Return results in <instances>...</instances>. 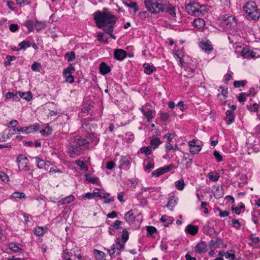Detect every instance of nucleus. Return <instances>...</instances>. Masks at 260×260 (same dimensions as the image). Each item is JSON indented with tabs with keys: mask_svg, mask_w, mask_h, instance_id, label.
Listing matches in <instances>:
<instances>
[{
	"mask_svg": "<svg viewBox=\"0 0 260 260\" xmlns=\"http://www.w3.org/2000/svg\"><path fill=\"white\" fill-rule=\"evenodd\" d=\"M93 16L98 28L103 29L107 34L113 31V25L117 20L116 17L110 12H101L99 10L94 13Z\"/></svg>",
	"mask_w": 260,
	"mask_h": 260,
	"instance_id": "obj_1",
	"label": "nucleus"
},
{
	"mask_svg": "<svg viewBox=\"0 0 260 260\" xmlns=\"http://www.w3.org/2000/svg\"><path fill=\"white\" fill-rule=\"evenodd\" d=\"M88 144L86 139L79 136L71 138L68 147V154L71 157L75 158L81 153L82 147L87 146Z\"/></svg>",
	"mask_w": 260,
	"mask_h": 260,
	"instance_id": "obj_2",
	"label": "nucleus"
},
{
	"mask_svg": "<svg viewBox=\"0 0 260 260\" xmlns=\"http://www.w3.org/2000/svg\"><path fill=\"white\" fill-rule=\"evenodd\" d=\"M243 9L248 19L256 20L260 17V13L254 2H247L243 7Z\"/></svg>",
	"mask_w": 260,
	"mask_h": 260,
	"instance_id": "obj_3",
	"label": "nucleus"
},
{
	"mask_svg": "<svg viewBox=\"0 0 260 260\" xmlns=\"http://www.w3.org/2000/svg\"><path fill=\"white\" fill-rule=\"evenodd\" d=\"M160 0H145L144 4L148 10L152 13H158L165 10L164 6Z\"/></svg>",
	"mask_w": 260,
	"mask_h": 260,
	"instance_id": "obj_4",
	"label": "nucleus"
},
{
	"mask_svg": "<svg viewBox=\"0 0 260 260\" xmlns=\"http://www.w3.org/2000/svg\"><path fill=\"white\" fill-rule=\"evenodd\" d=\"M185 7L186 12L194 16H199L202 14V11L200 9L202 7L199 3L194 1H187L185 2Z\"/></svg>",
	"mask_w": 260,
	"mask_h": 260,
	"instance_id": "obj_5",
	"label": "nucleus"
},
{
	"mask_svg": "<svg viewBox=\"0 0 260 260\" xmlns=\"http://www.w3.org/2000/svg\"><path fill=\"white\" fill-rule=\"evenodd\" d=\"M124 248V244L121 243L119 239H117L115 244H113L111 249L108 250V253L111 257H115L120 254V251Z\"/></svg>",
	"mask_w": 260,
	"mask_h": 260,
	"instance_id": "obj_6",
	"label": "nucleus"
},
{
	"mask_svg": "<svg viewBox=\"0 0 260 260\" xmlns=\"http://www.w3.org/2000/svg\"><path fill=\"white\" fill-rule=\"evenodd\" d=\"M17 162L18 164L19 169L20 170L28 171L30 170L27 158L24 155H19L17 158Z\"/></svg>",
	"mask_w": 260,
	"mask_h": 260,
	"instance_id": "obj_7",
	"label": "nucleus"
},
{
	"mask_svg": "<svg viewBox=\"0 0 260 260\" xmlns=\"http://www.w3.org/2000/svg\"><path fill=\"white\" fill-rule=\"evenodd\" d=\"M140 110L146 118L147 122H151L154 117L155 114V110L149 109L147 105L143 106Z\"/></svg>",
	"mask_w": 260,
	"mask_h": 260,
	"instance_id": "obj_8",
	"label": "nucleus"
},
{
	"mask_svg": "<svg viewBox=\"0 0 260 260\" xmlns=\"http://www.w3.org/2000/svg\"><path fill=\"white\" fill-rule=\"evenodd\" d=\"M188 146L190 149V152L192 154H197L201 151L202 147L200 145L196 144V141L192 140L188 142Z\"/></svg>",
	"mask_w": 260,
	"mask_h": 260,
	"instance_id": "obj_9",
	"label": "nucleus"
},
{
	"mask_svg": "<svg viewBox=\"0 0 260 260\" xmlns=\"http://www.w3.org/2000/svg\"><path fill=\"white\" fill-rule=\"evenodd\" d=\"M207 250V245L204 241H201L198 243L195 247V252L198 253H204Z\"/></svg>",
	"mask_w": 260,
	"mask_h": 260,
	"instance_id": "obj_10",
	"label": "nucleus"
},
{
	"mask_svg": "<svg viewBox=\"0 0 260 260\" xmlns=\"http://www.w3.org/2000/svg\"><path fill=\"white\" fill-rule=\"evenodd\" d=\"M127 55L126 51L122 49H116L114 52V57L118 60H123Z\"/></svg>",
	"mask_w": 260,
	"mask_h": 260,
	"instance_id": "obj_11",
	"label": "nucleus"
},
{
	"mask_svg": "<svg viewBox=\"0 0 260 260\" xmlns=\"http://www.w3.org/2000/svg\"><path fill=\"white\" fill-rule=\"evenodd\" d=\"M99 70L102 75H106L111 71V68L105 62H101L99 65Z\"/></svg>",
	"mask_w": 260,
	"mask_h": 260,
	"instance_id": "obj_12",
	"label": "nucleus"
},
{
	"mask_svg": "<svg viewBox=\"0 0 260 260\" xmlns=\"http://www.w3.org/2000/svg\"><path fill=\"white\" fill-rule=\"evenodd\" d=\"M185 231L191 235H195L198 233L199 228L197 225L189 224L185 228Z\"/></svg>",
	"mask_w": 260,
	"mask_h": 260,
	"instance_id": "obj_13",
	"label": "nucleus"
},
{
	"mask_svg": "<svg viewBox=\"0 0 260 260\" xmlns=\"http://www.w3.org/2000/svg\"><path fill=\"white\" fill-rule=\"evenodd\" d=\"M242 55L245 58H251L255 56V53L248 48H243L242 51Z\"/></svg>",
	"mask_w": 260,
	"mask_h": 260,
	"instance_id": "obj_14",
	"label": "nucleus"
},
{
	"mask_svg": "<svg viewBox=\"0 0 260 260\" xmlns=\"http://www.w3.org/2000/svg\"><path fill=\"white\" fill-rule=\"evenodd\" d=\"M222 23L223 25H229L230 27H235L236 25L235 18L232 16H229L227 18L222 20Z\"/></svg>",
	"mask_w": 260,
	"mask_h": 260,
	"instance_id": "obj_15",
	"label": "nucleus"
},
{
	"mask_svg": "<svg viewBox=\"0 0 260 260\" xmlns=\"http://www.w3.org/2000/svg\"><path fill=\"white\" fill-rule=\"evenodd\" d=\"M35 159H36V162L37 163V167L39 169H45L46 170L47 169L46 168V166H49V164H50L49 161H45L44 160H43L42 159H40L38 157H36Z\"/></svg>",
	"mask_w": 260,
	"mask_h": 260,
	"instance_id": "obj_16",
	"label": "nucleus"
},
{
	"mask_svg": "<svg viewBox=\"0 0 260 260\" xmlns=\"http://www.w3.org/2000/svg\"><path fill=\"white\" fill-rule=\"evenodd\" d=\"M200 46L203 50L207 52L212 51L213 49L211 43L208 42H201Z\"/></svg>",
	"mask_w": 260,
	"mask_h": 260,
	"instance_id": "obj_17",
	"label": "nucleus"
},
{
	"mask_svg": "<svg viewBox=\"0 0 260 260\" xmlns=\"http://www.w3.org/2000/svg\"><path fill=\"white\" fill-rule=\"evenodd\" d=\"M166 12L171 15L173 17H175L176 16V7L173 6L172 4L169 3L166 5V8H165Z\"/></svg>",
	"mask_w": 260,
	"mask_h": 260,
	"instance_id": "obj_18",
	"label": "nucleus"
},
{
	"mask_svg": "<svg viewBox=\"0 0 260 260\" xmlns=\"http://www.w3.org/2000/svg\"><path fill=\"white\" fill-rule=\"evenodd\" d=\"M84 176L85 177L86 180L89 182H91L94 184H99L100 182L99 179L98 177H94L91 174H86L84 175Z\"/></svg>",
	"mask_w": 260,
	"mask_h": 260,
	"instance_id": "obj_19",
	"label": "nucleus"
},
{
	"mask_svg": "<svg viewBox=\"0 0 260 260\" xmlns=\"http://www.w3.org/2000/svg\"><path fill=\"white\" fill-rule=\"evenodd\" d=\"M131 158L128 155L122 156L120 160L121 166L128 167L131 165Z\"/></svg>",
	"mask_w": 260,
	"mask_h": 260,
	"instance_id": "obj_20",
	"label": "nucleus"
},
{
	"mask_svg": "<svg viewBox=\"0 0 260 260\" xmlns=\"http://www.w3.org/2000/svg\"><path fill=\"white\" fill-rule=\"evenodd\" d=\"M193 24L194 27L199 29H201L205 26V22L202 18H197L194 20Z\"/></svg>",
	"mask_w": 260,
	"mask_h": 260,
	"instance_id": "obj_21",
	"label": "nucleus"
},
{
	"mask_svg": "<svg viewBox=\"0 0 260 260\" xmlns=\"http://www.w3.org/2000/svg\"><path fill=\"white\" fill-rule=\"evenodd\" d=\"M19 94L21 98L26 100L27 101H31L32 98V95L30 91H28L27 92L19 91Z\"/></svg>",
	"mask_w": 260,
	"mask_h": 260,
	"instance_id": "obj_22",
	"label": "nucleus"
},
{
	"mask_svg": "<svg viewBox=\"0 0 260 260\" xmlns=\"http://www.w3.org/2000/svg\"><path fill=\"white\" fill-rule=\"evenodd\" d=\"M144 162L147 163V165L144 167V169L145 171H148V172H150L154 168V163L151 162V160L149 157L145 159L144 160Z\"/></svg>",
	"mask_w": 260,
	"mask_h": 260,
	"instance_id": "obj_23",
	"label": "nucleus"
},
{
	"mask_svg": "<svg viewBox=\"0 0 260 260\" xmlns=\"http://www.w3.org/2000/svg\"><path fill=\"white\" fill-rule=\"evenodd\" d=\"M93 253L97 260H106L104 252L97 249H94L93 250Z\"/></svg>",
	"mask_w": 260,
	"mask_h": 260,
	"instance_id": "obj_24",
	"label": "nucleus"
},
{
	"mask_svg": "<svg viewBox=\"0 0 260 260\" xmlns=\"http://www.w3.org/2000/svg\"><path fill=\"white\" fill-rule=\"evenodd\" d=\"M144 73L147 75H150L153 71L156 70V68L149 65L148 63L144 64Z\"/></svg>",
	"mask_w": 260,
	"mask_h": 260,
	"instance_id": "obj_25",
	"label": "nucleus"
},
{
	"mask_svg": "<svg viewBox=\"0 0 260 260\" xmlns=\"http://www.w3.org/2000/svg\"><path fill=\"white\" fill-rule=\"evenodd\" d=\"M177 199L174 198V197H172V198H170L168 202V204L167 205V207L169 208L170 210L172 211L174 207L177 204Z\"/></svg>",
	"mask_w": 260,
	"mask_h": 260,
	"instance_id": "obj_26",
	"label": "nucleus"
},
{
	"mask_svg": "<svg viewBox=\"0 0 260 260\" xmlns=\"http://www.w3.org/2000/svg\"><path fill=\"white\" fill-rule=\"evenodd\" d=\"M124 219L129 223L134 221L135 217L134 215L132 210L129 211L125 214Z\"/></svg>",
	"mask_w": 260,
	"mask_h": 260,
	"instance_id": "obj_27",
	"label": "nucleus"
},
{
	"mask_svg": "<svg viewBox=\"0 0 260 260\" xmlns=\"http://www.w3.org/2000/svg\"><path fill=\"white\" fill-rule=\"evenodd\" d=\"M161 143V141L158 138L154 137L151 139L150 145L154 149L156 148Z\"/></svg>",
	"mask_w": 260,
	"mask_h": 260,
	"instance_id": "obj_28",
	"label": "nucleus"
},
{
	"mask_svg": "<svg viewBox=\"0 0 260 260\" xmlns=\"http://www.w3.org/2000/svg\"><path fill=\"white\" fill-rule=\"evenodd\" d=\"M24 26L27 27L29 32L33 31L35 27V22L32 20H26L23 24Z\"/></svg>",
	"mask_w": 260,
	"mask_h": 260,
	"instance_id": "obj_29",
	"label": "nucleus"
},
{
	"mask_svg": "<svg viewBox=\"0 0 260 260\" xmlns=\"http://www.w3.org/2000/svg\"><path fill=\"white\" fill-rule=\"evenodd\" d=\"M225 114L227 118L228 119L227 121V124H230L233 123L234 121L233 112L231 110H227L225 112Z\"/></svg>",
	"mask_w": 260,
	"mask_h": 260,
	"instance_id": "obj_30",
	"label": "nucleus"
},
{
	"mask_svg": "<svg viewBox=\"0 0 260 260\" xmlns=\"http://www.w3.org/2000/svg\"><path fill=\"white\" fill-rule=\"evenodd\" d=\"M124 5L129 8L133 9L135 13L137 12L139 10L138 6L136 2L131 1H129V3L125 2Z\"/></svg>",
	"mask_w": 260,
	"mask_h": 260,
	"instance_id": "obj_31",
	"label": "nucleus"
},
{
	"mask_svg": "<svg viewBox=\"0 0 260 260\" xmlns=\"http://www.w3.org/2000/svg\"><path fill=\"white\" fill-rule=\"evenodd\" d=\"M11 198L13 199H25L26 196L24 193L19 191L14 192L11 196Z\"/></svg>",
	"mask_w": 260,
	"mask_h": 260,
	"instance_id": "obj_32",
	"label": "nucleus"
},
{
	"mask_svg": "<svg viewBox=\"0 0 260 260\" xmlns=\"http://www.w3.org/2000/svg\"><path fill=\"white\" fill-rule=\"evenodd\" d=\"M75 197L73 195H70L68 197L63 198L59 201L61 204H69L74 201Z\"/></svg>",
	"mask_w": 260,
	"mask_h": 260,
	"instance_id": "obj_33",
	"label": "nucleus"
},
{
	"mask_svg": "<svg viewBox=\"0 0 260 260\" xmlns=\"http://www.w3.org/2000/svg\"><path fill=\"white\" fill-rule=\"evenodd\" d=\"M160 220L162 222H166L167 223L165 226H167L169 224H171L173 222L174 219L172 217L164 215L161 217Z\"/></svg>",
	"mask_w": 260,
	"mask_h": 260,
	"instance_id": "obj_34",
	"label": "nucleus"
},
{
	"mask_svg": "<svg viewBox=\"0 0 260 260\" xmlns=\"http://www.w3.org/2000/svg\"><path fill=\"white\" fill-rule=\"evenodd\" d=\"M40 125L38 124H34L29 126L25 127L26 133L28 134L32 133L34 131H38Z\"/></svg>",
	"mask_w": 260,
	"mask_h": 260,
	"instance_id": "obj_35",
	"label": "nucleus"
},
{
	"mask_svg": "<svg viewBox=\"0 0 260 260\" xmlns=\"http://www.w3.org/2000/svg\"><path fill=\"white\" fill-rule=\"evenodd\" d=\"M207 177L210 180L215 182L218 180L219 178V173H216L214 175L213 172H210L208 174Z\"/></svg>",
	"mask_w": 260,
	"mask_h": 260,
	"instance_id": "obj_36",
	"label": "nucleus"
},
{
	"mask_svg": "<svg viewBox=\"0 0 260 260\" xmlns=\"http://www.w3.org/2000/svg\"><path fill=\"white\" fill-rule=\"evenodd\" d=\"M75 72V69L73 67L72 64H70V66L66 68L63 72V75H71Z\"/></svg>",
	"mask_w": 260,
	"mask_h": 260,
	"instance_id": "obj_37",
	"label": "nucleus"
},
{
	"mask_svg": "<svg viewBox=\"0 0 260 260\" xmlns=\"http://www.w3.org/2000/svg\"><path fill=\"white\" fill-rule=\"evenodd\" d=\"M175 185H176V188L178 190H183L184 189V186H185L184 180L183 179H180V180L177 181L175 182Z\"/></svg>",
	"mask_w": 260,
	"mask_h": 260,
	"instance_id": "obj_38",
	"label": "nucleus"
},
{
	"mask_svg": "<svg viewBox=\"0 0 260 260\" xmlns=\"http://www.w3.org/2000/svg\"><path fill=\"white\" fill-rule=\"evenodd\" d=\"M223 195V191L221 187L220 188L218 187L214 193V198L218 199L221 198Z\"/></svg>",
	"mask_w": 260,
	"mask_h": 260,
	"instance_id": "obj_39",
	"label": "nucleus"
},
{
	"mask_svg": "<svg viewBox=\"0 0 260 260\" xmlns=\"http://www.w3.org/2000/svg\"><path fill=\"white\" fill-rule=\"evenodd\" d=\"M183 160L186 161V167H188L189 165H191L192 161V158H190L188 153L185 154L183 157Z\"/></svg>",
	"mask_w": 260,
	"mask_h": 260,
	"instance_id": "obj_40",
	"label": "nucleus"
},
{
	"mask_svg": "<svg viewBox=\"0 0 260 260\" xmlns=\"http://www.w3.org/2000/svg\"><path fill=\"white\" fill-rule=\"evenodd\" d=\"M42 68L41 63L37 62H35L32 63L31 67V69L33 71L40 72Z\"/></svg>",
	"mask_w": 260,
	"mask_h": 260,
	"instance_id": "obj_41",
	"label": "nucleus"
},
{
	"mask_svg": "<svg viewBox=\"0 0 260 260\" xmlns=\"http://www.w3.org/2000/svg\"><path fill=\"white\" fill-rule=\"evenodd\" d=\"M128 238H129V233H128V231L126 229L123 230L122 231L121 239H122V241L124 244L127 241V240L128 239Z\"/></svg>",
	"mask_w": 260,
	"mask_h": 260,
	"instance_id": "obj_42",
	"label": "nucleus"
},
{
	"mask_svg": "<svg viewBox=\"0 0 260 260\" xmlns=\"http://www.w3.org/2000/svg\"><path fill=\"white\" fill-rule=\"evenodd\" d=\"M140 152L142 153H144L146 156L149 155L152 153V151L150 147L145 146L140 149Z\"/></svg>",
	"mask_w": 260,
	"mask_h": 260,
	"instance_id": "obj_43",
	"label": "nucleus"
},
{
	"mask_svg": "<svg viewBox=\"0 0 260 260\" xmlns=\"http://www.w3.org/2000/svg\"><path fill=\"white\" fill-rule=\"evenodd\" d=\"M44 27L45 24L43 22H39L38 21L36 20L34 29H36L37 31H39Z\"/></svg>",
	"mask_w": 260,
	"mask_h": 260,
	"instance_id": "obj_44",
	"label": "nucleus"
},
{
	"mask_svg": "<svg viewBox=\"0 0 260 260\" xmlns=\"http://www.w3.org/2000/svg\"><path fill=\"white\" fill-rule=\"evenodd\" d=\"M65 57L67 58L68 61H72L75 59V53L71 51L70 53H67Z\"/></svg>",
	"mask_w": 260,
	"mask_h": 260,
	"instance_id": "obj_45",
	"label": "nucleus"
},
{
	"mask_svg": "<svg viewBox=\"0 0 260 260\" xmlns=\"http://www.w3.org/2000/svg\"><path fill=\"white\" fill-rule=\"evenodd\" d=\"M159 115L160 119L163 121H167L170 117V114L167 112H161Z\"/></svg>",
	"mask_w": 260,
	"mask_h": 260,
	"instance_id": "obj_46",
	"label": "nucleus"
},
{
	"mask_svg": "<svg viewBox=\"0 0 260 260\" xmlns=\"http://www.w3.org/2000/svg\"><path fill=\"white\" fill-rule=\"evenodd\" d=\"M10 249L15 252H19L21 250V248L15 243H11Z\"/></svg>",
	"mask_w": 260,
	"mask_h": 260,
	"instance_id": "obj_47",
	"label": "nucleus"
},
{
	"mask_svg": "<svg viewBox=\"0 0 260 260\" xmlns=\"http://www.w3.org/2000/svg\"><path fill=\"white\" fill-rule=\"evenodd\" d=\"M213 155L216 158L217 162H221L222 161L223 157L222 155L219 153V151L215 150L213 152Z\"/></svg>",
	"mask_w": 260,
	"mask_h": 260,
	"instance_id": "obj_48",
	"label": "nucleus"
},
{
	"mask_svg": "<svg viewBox=\"0 0 260 260\" xmlns=\"http://www.w3.org/2000/svg\"><path fill=\"white\" fill-rule=\"evenodd\" d=\"M76 164L82 170L88 171V168L83 161L77 160Z\"/></svg>",
	"mask_w": 260,
	"mask_h": 260,
	"instance_id": "obj_49",
	"label": "nucleus"
},
{
	"mask_svg": "<svg viewBox=\"0 0 260 260\" xmlns=\"http://www.w3.org/2000/svg\"><path fill=\"white\" fill-rule=\"evenodd\" d=\"M35 234L37 236H40L44 234V230L43 228L38 226L35 229Z\"/></svg>",
	"mask_w": 260,
	"mask_h": 260,
	"instance_id": "obj_50",
	"label": "nucleus"
},
{
	"mask_svg": "<svg viewBox=\"0 0 260 260\" xmlns=\"http://www.w3.org/2000/svg\"><path fill=\"white\" fill-rule=\"evenodd\" d=\"M246 83V81L242 80V81H234L233 84L234 86L238 88L240 86H244Z\"/></svg>",
	"mask_w": 260,
	"mask_h": 260,
	"instance_id": "obj_51",
	"label": "nucleus"
},
{
	"mask_svg": "<svg viewBox=\"0 0 260 260\" xmlns=\"http://www.w3.org/2000/svg\"><path fill=\"white\" fill-rule=\"evenodd\" d=\"M19 46L20 47V49H25L27 47H30V45L28 41H24L19 43Z\"/></svg>",
	"mask_w": 260,
	"mask_h": 260,
	"instance_id": "obj_52",
	"label": "nucleus"
},
{
	"mask_svg": "<svg viewBox=\"0 0 260 260\" xmlns=\"http://www.w3.org/2000/svg\"><path fill=\"white\" fill-rule=\"evenodd\" d=\"M19 28V26L17 24H11L9 26V29L11 32H14Z\"/></svg>",
	"mask_w": 260,
	"mask_h": 260,
	"instance_id": "obj_53",
	"label": "nucleus"
},
{
	"mask_svg": "<svg viewBox=\"0 0 260 260\" xmlns=\"http://www.w3.org/2000/svg\"><path fill=\"white\" fill-rule=\"evenodd\" d=\"M147 231L149 235H152L154 233H156V229L155 228L152 226H148L147 227Z\"/></svg>",
	"mask_w": 260,
	"mask_h": 260,
	"instance_id": "obj_54",
	"label": "nucleus"
},
{
	"mask_svg": "<svg viewBox=\"0 0 260 260\" xmlns=\"http://www.w3.org/2000/svg\"><path fill=\"white\" fill-rule=\"evenodd\" d=\"M232 222L233 226L234 227L236 228L237 229L240 228V227L241 226V223H240V222L238 220L236 219H233L232 220Z\"/></svg>",
	"mask_w": 260,
	"mask_h": 260,
	"instance_id": "obj_55",
	"label": "nucleus"
},
{
	"mask_svg": "<svg viewBox=\"0 0 260 260\" xmlns=\"http://www.w3.org/2000/svg\"><path fill=\"white\" fill-rule=\"evenodd\" d=\"M172 168V165H168L164 166V167L160 168L162 174H164L169 171Z\"/></svg>",
	"mask_w": 260,
	"mask_h": 260,
	"instance_id": "obj_56",
	"label": "nucleus"
},
{
	"mask_svg": "<svg viewBox=\"0 0 260 260\" xmlns=\"http://www.w3.org/2000/svg\"><path fill=\"white\" fill-rule=\"evenodd\" d=\"M258 105L256 103H254L253 104V108H252L251 107L247 106V109L249 111H253V112H257V113H258V111H259V110H258Z\"/></svg>",
	"mask_w": 260,
	"mask_h": 260,
	"instance_id": "obj_57",
	"label": "nucleus"
},
{
	"mask_svg": "<svg viewBox=\"0 0 260 260\" xmlns=\"http://www.w3.org/2000/svg\"><path fill=\"white\" fill-rule=\"evenodd\" d=\"M162 174H163L161 172V170H160V168H159V169L155 170L154 171H153L151 175H152V176H154L156 177H159L160 175H161Z\"/></svg>",
	"mask_w": 260,
	"mask_h": 260,
	"instance_id": "obj_58",
	"label": "nucleus"
},
{
	"mask_svg": "<svg viewBox=\"0 0 260 260\" xmlns=\"http://www.w3.org/2000/svg\"><path fill=\"white\" fill-rule=\"evenodd\" d=\"M66 76V81L70 83H72L74 81V78L72 75H64Z\"/></svg>",
	"mask_w": 260,
	"mask_h": 260,
	"instance_id": "obj_59",
	"label": "nucleus"
},
{
	"mask_svg": "<svg viewBox=\"0 0 260 260\" xmlns=\"http://www.w3.org/2000/svg\"><path fill=\"white\" fill-rule=\"evenodd\" d=\"M238 101L240 102H244L246 101V93H241L238 98Z\"/></svg>",
	"mask_w": 260,
	"mask_h": 260,
	"instance_id": "obj_60",
	"label": "nucleus"
},
{
	"mask_svg": "<svg viewBox=\"0 0 260 260\" xmlns=\"http://www.w3.org/2000/svg\"><path fill=\"white\" fill-rule=\"evenodd\" d=\"M115 166V164L113 161H108L106 164V168L108 170H112L114 168Z\"/></svg>",
	"mask_w": 260,
	"mask_h": 260,
	"instance_id": "obj_61",
	"label": "nucleus"
},
{
	"mask_svg": "<svg viewBox=\"0 0 260 260\" xmlns=\"http://www.w3.org/2000/svg\"><path fill=\"white\" fill-rule=\"evenodd\" d=\"M93 197H99L100 198L101 196V192H100V189L99 188H95L93 190V191L92 192Z\"/></svg>",
	"mask_w": 260,
	"mask_h": 260,
	"instance_id": "obj_62",
	"label": "nucleus"
},
{
	"mask_svg": "<svg viewBox=\"0 0 260 260\" xmlns=\"http://www.w3.org/2000/svg\"><path fill=\"white\" fill-rule=\"evenodd\" d=\"M224 256L226 258H230L231 259L234 260L235 258V254L233 253H231L229 252H226L224 253Z\"/></svg>",
	"mask_w": 260,
	"mask_h": 260,
	"instance_id": "obj_63",
	"label": "nucleus"
},
{
	"mask_svg": "<svg viewBox=\"0 0 260 260\" xmlns=\"http://www.w3.org/2000/svg\"><path fill=\"white\" fill-rule=\"evenodd\" d=\"M122 223V222L119 220H116L112 224V227L115 229L117 230L119 229L120 225Z\"/></svg>",
	"mask_w": 260,
	"mask_h": 260,
	"instance_id": "obj_64",
	"label": "nucleus"
}]
</instances>
